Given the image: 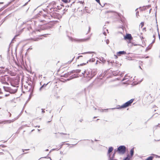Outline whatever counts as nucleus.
Instances as JSON below:
<instances>
[{"label": "nucleus", "mask_w": 160, "mask_h": 160, "mask_svg": "<svg viewBox=\"0 0 160 160\" xmlns=\"http://www.w3.org/2000/svg\"><path fill=\"white\" fill-rule=\"evenodd\" d=\"M109 40H107L106 41V43H107V44H108L109 43Z\"/></svg>", "instance_id": "obj_23"}, {"label": "nucleus", "mask_w": 160, "mask_h": 160, "mask_svg": "<svg viewBox=\"0 0 160 160\" xmlns=\"http://www.w3.org/2000/svg\"><path fill=\"white\" fill-rule=\"evenodd\" d=\"M81 3H83V2L81 1Z\"/></svg>", "instance_id": "obj_34"}, {"label": "nucleus", "mask_w": 160, "mask_h": 160, "mask_svg": "<svg viewBox=\"0 0 160 160\" xmlns=\"http://www.w3.org/2000/svg\"><path fill=\"white\" fill-rule=\"evenodd\" d=\"M154 157L153 156H150L149 157L145 160H152Z\"/></svg>", "instance_id": "obj_13"}, {"label": "nucleus", "mask_w": 160, "mask_h": 160, "mask_svg": "<svg viewBox=\"0 0 160 160\" xmlns=\"http://www.w3.org/2000/svg\"><path fill=\"white\" fill-rule=\"evenodd\" d=\"M96 1L98 2V3H99V4H100V0H95Z\"/></svg>", "instance_id": "obj_21"}, {"label": "nucleus", "mask_w": 160, "mask_h": 160, "mask_svg": "<svg viewBox=\"0 0 160 160\" xmlns=\"http://www.w3.org/2000/svg\"><path fill=\"white\" fill-rule=\"evenodd\" d=\"M42 112L44 113L45 112V111L43 110H42Z\"/></svg>", "instance_id": "obj_33"}, {"label": "nucleus", "mask_w": 160, "mask_h": 160, "mask_svg": "<svg viewBox=\"0 0 160 160\" xmlns=\"http://www.w3.org/2000/svg\"><path fill=\"white\" fill-rule=\"evenodd\" d=\"M3 154L4 153L3 152H0V155H3Z\"/></svg>", "instance_id": "obj_29"}, {"label": "nucleus", "mask_w": 160, "mask_h": 160, "mask_svg": "<svg viewBox=\"0 0 160 160\" xmlns=\"http://www.w3.org/2000/svg\"><path fill=\"white\" fill-rule=\"evenodd\" d=\"M60 82L59 81H54L52 82V83L53 85H54L55 88H58V86L59 85Z\"/></svg>", "instance_id": "obj_7"}, {"label": "nucleus", "mask_w": 160, "mask_h": 160, "mask_svg": "<svg viewBox=\"0 0 160 160\" xmlns=\"http://www.w3.org/2000/svg\"><path fill=\"white\" fill-rule=\"evenodd\" d=\"M126 151V148L124 146H121L118 148L117 152L120 154H124Z\"/></svg>", "instance_id": "obj_3"}, {"label": "nucleus", "mask_w": 160, "mask_h": 160, "mask_svg": "<svg viewBox=\"0 0 160 160\" xmlns=\"http://www.w3.org/2000/svg\"><path fill=\"white\" fill-rule=\"evenodd\" d=\"M0 146L1 147H4L3 145H1Z\"/></svg>", "instance_id": "obj_30"}, {"label": "nucleus", "mask_w": 160, "mask_h": 160, "mask_svg": "<svg viewBox=\"0 0 160 160\" xmlns=\"http://www.w3.org/2000/svg\"><path fill=\"white\" fill-rule=\"evenodd\" d=\"M66 144H67V145H69V144H68V143H67Z\"/></svg>", "instance_id": "obj_40"}, {"label": "nucleus", "mask_w": 160, "mask_h": 160, "mask_svg": "<svg viewBox=\"0 0 160 160\" xmlns=\"http://www.w3.org/2000/svg\"><path fill=\"white\" fill-rule=\"evenodd\" d=\"M118 7L119 8H120L121 5L120 4H118Z\"/></svg>", "instance_id": "obj_28"}, {"label": "nucleus", "mask_w": 160, "mask_h": 160, "mask_svg": "<svg viewBox=\"0 0 160 160\" xmlns=\"http://www.w3.org/2000/svg\"><path fill=\"white\" fill-rule=\"evenodd\" d=\"M89 39V38H86L82 39V41H86L88 40Z\"/></svg>", "instance_id": "obj_16"}, {"label": "nucleus", "mask_w": 160, "mask_h": 160, "mask_svg": "<svg viewBox=\"0 0 160 160\" xmlns=\"http://www.w3.org/2000/svg\"><path fill=\"white\" fill-rule=\"evenodd\" d=\"M81 72V70L79 69H77L72 71L70 73H73L74 72L79 73Z\"/></svg>", "instance_id": "obj_10"}, {"label": "nucleus", "mask_w": 160, "mask_h": 160, "mask_svg": "<svg viewBox=\"0 0 160 160\" xmlns=\"http://www.w3.org/2000/svg\"><path fill=\"white\" fill-rule=\"evenodd\" d=\"M113 148L112 147H110L109 148L108 153H110L113 150Z\"/></svg>", "instance_id": "obj_11"}, {"label": "nucleus", "mask_w": 160, "mask_h": 160, "mask_svg": "<svg viewBox=\"0 0 160 160\" xmlns=\"http://www.w3.org/2000/svg\"><path fill=\"white\" fill-rule=\"evenodd\" d=\"M89 61V60H88V59H87L86 60V61H85V62L82 63V64H80V65L82 66V65H86L87 64V63H88V61Z\"/></svg>", "instance_id": "obj_12"}, {"label": "nucleus", "mask_w": 160, "mask_h": 160, "mask_svg": "<svg viewBox=\"0 0 160 160\" xmlns=\"http://www.w3.org/2000/svg\"><path fill=\"white\" fill-rule=\"evenodd\" d=\"M52 4H55V2H52Z\"/></svg>", "instance_id": "obj_31"}, {"label": "nucleus", "mask_w": 160, "mask_h": 160, "mask_svg": "<svg viewBox=\"0 0 160 160\" xmlns=\"http://www.w3.org/2000/svg\"><path fill=\"white\" fill-rule=\"evenodd\" d=\"M2 97H0V99L2 98Z\"/></svg>", "instance_id": "obj_36"}, {"label": "nucleus", "mask_w": 160, "mask_h": 160, "mask_svg": "<svg viewBox=\"0 0 160 160\" xmlns=\"http://www.w3.org/2000/svg\"><path fill=\"white\" fill-rule=\"evenodd\" d=\"M19 36V35H16L15 36L14 38H15L16 37Z\"/></svg>", "instance_id": "obj_27"}, {"label": "nucleus", "mask_w": 160, "mask_h": 160, "mask_svg": "<svg viewBox=\"0 0 160 160\" xmlns=\"http://www.w3.org/2000/svg\"><path fill=\"white\" fill-rule=\"evenodd\" d=\"M82 58V56H79L78 57V58L79 59V58Z\"/></svg>", "instance_id": "obj_24"}, {"label": "nucleus", "mask_w": 160, "mask_h": 160, "mask_svg": "<svg viewBox=\"0 0 160 160\" xmlns=\"http://www.w3.org/2000/svg\"><path fill=\"white\" fill-rule=\"evenodd\" d=\"M36 33V32L35 31H34L33 32H32V34H33V33Z\"/></svg>", "instance_id": "obj_26"}, {"label": "nucleus", "mask_w": 160, "mask_h": 160, "mask_svg": "<svg viewBox=\"0 0 160 160\" xmlns=\"http://www.w3.org/2000/svg\"><path fill=\"white\" fill-rule=\"evenodd\" d=\"M43 17H44L45 18H46V19H48V18H49V17H48V16L46 15H43Z\"/></svg>", "instance_id": "obj_17"}, {"label": "nucleus", "mask_w": 160, "mask_h": 160, "mask_svg": "<svg viewBox=\"0 0 160 160\" xmlns=\"http://www.w3.org/2000/svg\"><path fill=\"white\" fill-rule=\"evenodd\" d=\"M3 88H4V89H5V87H3Z\"/></svg>", "instance_id": "obj_37"}, {"label": "nucleus", "mask_w": 160, "mask_h": 160, "mask_svg": "<svg viewBox=\"0 0 160 160\" xmlns=\"http://www.w3.org/2000/svg\"><path fill=\"white\" fill-rule=\"evenodd\" d=\"M133 39L132 35L130 34H127L124 37V39L125 40H128L129 41V42H131V40Z\"/></svg>", "instance_id": "obj_6"}, {"label": "nucleus", "mask_w": 160, "mask_h": 160, "mask_svg": "<svg viewBox=\"0 0 160 160\" xmlns=\"http://www.w3.org/2000/svg\"><path fill=\"white\" fill-rule=\"evenodd\" d=\"M130 154L131 156H132L134 153V149L132 148L130 150Z\"/></svg>", "instance_id": "obj_14"}, {"label": "nucleus", "mask_w": 160, "mask_h": 160, "mask_svg": "<svg viewBox=\"0 0 160 160\" xmlns=\"http://www.w3.org/2000/svg\"><path fill=\"white\" fill-rule=\"evenodd\" d=\"M43 21L45 22H46L45 20H43Z\"/></svg>", "instance_id": "obj_35"}, {"label": "nucleus", "mask_w": 160, "mask_h": 160, "mask_svg": "<svg viewBox=\"0 0 160 160\" xmlns=\"http://www.w3.org/2000/svg\"><path fill=\"white\" fill-rule=\"evenodd\" d=\"M126 53L125 51H119L117 53V55L118 56H120L121 54H125Z\"/></svg>", "instance_id": "obj_8"}, {"label": "nucleus", "mask_w": 160, "mask_h": 160, "mask_svg": "<svg viewBox=\"0 0 160 160\" xmlns=\"http://www.w3.org/2000/svg\"><path fill=\"white\" fill-rule=\"evenodd\" d=\"M144 23L143 22H141L140 24L141 28H142L144 26Z\"/></svg>", "instance_id": "obj_18"}, {"label": "nucleus", "mask_w": 160, "mask_h": 160, "mask_svg": "<svg viewBox=\"0 0 160 160\" xmlns=\"http://www.w3.org/2000/svg\"><path fill=\"white\" fill-rule=\"evenodd\" d=\"M107 109H102L101 111V112H104V111H107Z\"/></svg>", "instance_id": "obj_20"}, {"label": "nucleus", "mask_w": 160, "mask_h": 160, "mask_svg": "<svg viewBox=\"0 0 160 160\" xmlns=\"http://www.w3.org/2000/svg\"><path fill=\"white\" fill-rule=\"evenodd\" d=\"M69 74V73H68V75H70V74Z\"/></svg>", "instance_id": "obj_38"}, {"label": "nucleus", "mask_w": 160, "mask_h": 160, "mask_svg": "<svg viewBox=\"0 0 160 160\" xmlns=\"http://www.w3.org/2000/svg\"><path fill=\"white\" fill-rule=\"evenodd\" d=\"M62 1L65 3H67L68 2V0H62Z\"/></svg>", "instance_id": "obj_19"}, {"label": "nucleus", "mask_w": 160, "mask_h": 160, "mask_svg": "<svg viewBox=\"0 0 160 160\" xmlns=\"http://www.w3.org/2000/svg\"><path fill=\"white\" fill-rule=\"evenodd\" d=\"M124 160H129V159L128 157H127L124 159Z\"/></svg>", "instance_id": "obj_22"}, {"label": "nucleus", "mask_w": 160, "mask_h": 160, "mask_svg": "<svg viewBox=\"0 0 160 160\" xmlns=\"http://www.w3.org/2000/svg\"><path fill=\"white\" fill-rule=\"evenodd\" d=\"M134 100V99H132L128 101L127 102L124 103L121 106H118V107L117 108L118 109H122L126 108L129 106L131 105V104L133 102Z\"/></svg>", "instance_id": "obj_2"}, {"label": "nucleus", "mask_w": 160, "mask_h": 160, "mask_svg": "<svg viewBox=\"0 0 160 160\" xmlns=\"http://www.w3.org/2000/svg\"><path fill=\"white\" fill-rule=\"evenodd\" d=\"M41 39V38H31L28 39V40H31V41H38L39 40H40V39Z\"/></svg>", "instance_id": "obj_9"}, {"label": "nucleus", "mask_w": 160, "mask_h": 160, "mask_svg": "<svg viewBox=\"0 0 160 160\" xmlns=\"http://www.w3.org/2000/svg\"><path fill=\"white\" fill-rule=\"evenodd\" d=\"M83 58L82 59H86L85 57H84V58Z\"/></svg>", "instance_id": "obj_32"}, {"label": "nucleus", "mask_w": 160, "mask_h": 160, "mask_svg": "<svg viewBox=\"0 0 160 160\" xmlns=\"http://www.w3.org/2000/svg\"><path fill=\"white\" fill-rule=\"evenodd\" d=\"M153 38H154V41H155V36L154 35H153ZM154 42V41H153V42Z\"/></svg>", "instance_id": "obj_25"}, {"label": "nucleus", "mask_w": 160, "mask_h": 160, "mask_svg": "<svg viewBox=\"0 0 160 160\" xmlns=\"http://www.w3.org/2000/svg\"><path fill=\"white\" fill-rule=\"evenodd\" d=\"M115 56V57H116V58H118V57H117V56H116H116Z\"/></svg>", "instance_id": "obj_39"}, {"label": "nucleus", "mask_w": 160, "mask_h": 160, "mask_svg": "<svg viewBox=\"0 0 160 160\" xmlns=\"http://www.w3.org/2000/svg\"><path fill=\"white\" fill-rule=\"evenodd\" d=\"M94 118H96V117H94Z\"/></svg>", "instance_id": "obj_41"}, {"label": "nucleus", "mask_w": 160, "mask_h": 160, "mask_svg": "<svg viewBox=\"0 0 160 160\" xmlns=\"http://www.w3.org/2000/svg\"><path fill=\"white\" fill-rule=\"evenodd\" d=\"M61 137L63 139H69L70 138V134L68 133H60Z\"/></svg>", "instance_id": "obj_5"}, {"label": "nucleus", "mask_w": 160, "mask_h": 160, "mask_svg": "<svg viewBox=\"0 0 160 160\" xmlns=\"http://www.w3.org/2000/svg\"><path fill=\"white\" fill-rule=\"evenodd\" d=\"M146 93H144V96L146 100L148 102H152L155 100L154 97L153 95L150 94L146 96Z\"/></svg>", "instance_id": "obj_4"}, {"label": "nucleus", "mask_w": 160, "mask_h": 160, "mask_svg": "<svg viewBox=\"0 0 160 160\" xmlns=\"http://www.w3.org/2000/svg\"><path fill=\"white\" fill-rule=\"evenodd\" d=\"M10 74L12 76H15L16 75V74L13 72H9Z\"/></svg>", "instance_id": "obj_15"}, {"label": "nucleus", "mask_w": 160, "mask_h": 160, "mask_svg": "<svg viewBox=\"0 0 160 160\" xmlns=\"http://www.w3.org/2000/svg\"><path fill=\"white\" fill-rule=\"evenodd\" d=\"M97 74V72L94 70L89 69L87 71L84 72L83 73L84 76L88 78L91 79L94 77Z\"/></svg>", "instance_id": "obj_1"}]
</instances>
